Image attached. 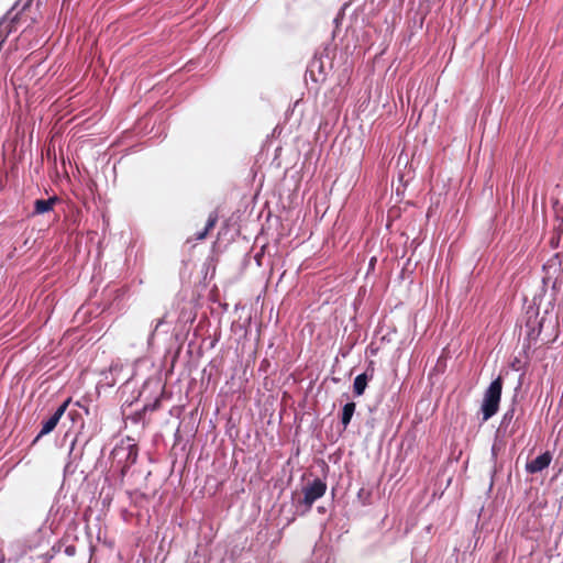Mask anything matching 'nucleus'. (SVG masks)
Listing matches in <instances>:
<instances>
[{
	"label": "nucleus",
	"mask_w": 563,
	"mask_h": 563,
	"mask_svg": "<svg viewBox=\"0 0 563 563\" xmlns=\"http://www.w3.org/2000/svg\"><path fill=\"white\" fill-rule=\"evenodd\" d=\"M77 415H78V413H77L76 411H70V412L68 413V417H69L71 420H74V419H75V416H77Z\"/></svg>",
	"instance_id": "obj_21"
},
{
	"label": "nucleus",
	"mask_w": 563,
	"mask_h": 563,
	"mask_svg": "<svg viewBox=\"0 0 563 563\" xmlns=\"http://www.w3.org/2000/svg\"><path fill=\"white\" fill-rule=\"evenodd\" d=\"M517 400L516 397L512 399L511 405L503 415L501 421L497 429V434L503 437H510L515 434L517 428L514 423L515 413H516Z\"/></svg>",
	"instance_id": "obj_5"
},
{
	"label": "nucleus",
	"mask_w": 563,
	"mask_h": 563,
	"mask_svg": "<svg viewBox=\"0 0 563 563\" xmlns=\"http://www.w3.org/2000/svg\"><path fill=\"white\" fill-rule=\"evenodd\" d=\"M552 461V455L549 451L538 455L536 459L531 460L526 464V471L529 474H536L542 472L547 467H549Z\"/></svg>",
	"instance_id": "obj_8"
},
{
	"label": "nucleus",
	"mask_w": 563,
	"mask_h": 563,
	"mask_svg": "<svg viewBox=\"0 0 563 563\" xmlns=\"http://www.w3.org/2000/svg\"><path fill=\"white\" fill-rule=\"evenodd\" d=\"M217 221H218V214L216 212L210 213L209 217H208V220H207L205 229L207 231H210L211 229H213V227L216 225Z\"/></svg>",
	"instance_id": "obj_16"
},
{
	"label": "nucleus",
	"mask_w": 563,
	"mask_h": 563,
	"mask_svg": "<svg viewBox=\"0 0 563 563\" xmlns=\"http://www.w3.org/2000/svg\"><path fill=\"white\" fill-rule=\"evenodd\" d=\"M355 408H356V405L353 401H349L342 407L341 424L343 427V430H345L347 428V426L350 424V422L353 418V415L355 412Z\"/></svg>",
	"instance_id": "obj_13"
},
{
	"label": "nucleus",
	"mask_w": 563,
	"mask_h": 563,
	"mask_svg": "<svg viewBox=\"0 0 563 563\" xmlns=\"http://www.w3.org/2000/svg\"><path fill=\"white\" fill-rule=\"evenodd\" d=\"M375 261H376V258H375V257H372V258H371V262H369V266H373V265H374V263H375Z\"/></svg>",
	"instance_id": "obj_22"
},
{
	"label": "nucleus",
	"mask_w": 563,
	"mask_h": 563,
	"mask_svg": "<svg viewBox=\"0 0 563 563\" xmlns=\"http://www.w3.org/2000/svg\"><path fill=\"white\" fill-rule=\"evenodd\" d=\"M20 2H21V0H20V1H16V2H15V4H14V7L12 8V10H14L16 7H19V5H20Z\"/></svg>",
	"instance_id": "obj_23"
},
{
	"label": "nucleus",
	"mask_w": 563,
	"mask_h": 563,
	"mask_svg": "<svg viewBox=\"0 0 563 563\" xmlns=\"http://www.w3.org/2000/svg\"><path fill=\"white\" fill-rule=\"evenodd\" d=\"M57 201V196L49 197L48 199H36L34 201L33 214H43L51 211Z\"/></svg>",
	"instance_id": "obj_10"
},
{
	"label": "nucleus",
	"mask_w": 563,
	"mask_h": 563,
	"mask_svg": "<svg viewBox=\"0 0 563 563\" xmlns=\"http://www.w3.org/2000/svg\"><path fill=\"white\" fill-rule=\"evenodd\" d=\"M70 402V398L66 399L63 404H60L57 409L54 411V413L42 422V428L38 432V434L35 438V441L40 438L51 433L59 422L60 418L64 416L68 405Z\"/></svg>",
	"instance_id": "obj_6"
},
{
	"label": "nucleus",
	"mask_w": 563,
	"mask_h": 563,
	"mask_svg": "<svg viewBox=\"0 0 563 563\" xmlns=\"http://www.w3.org/2000/svg\"><path fill=\"white\" fill-rule=\"evenodd\" d=\"M371 377L372 376H369L366 372L355 377L353 383V393L355 396L360 397L364 394Z\"/></svg>",
	"instance_id": "obj_12"
},
{
	"label": "nucleus",
	"mask_w": 563,
	"mask_h": 563,
	"mask_svg": "<svg viewBox=\"0 0 563 563\" xmlns=\"http://www.w3.org/2000/svg\"><path fill=\"white\" fill-rule=\"evenodd\" d=\"M110 460L111 468L123 478L137 460L136 444L132 443L130 439L121 441L111 451Z\"/></svg>",
	"instance_id": "obj_1"
},
{
	"label": "nucleus",
	"mask_w": 563,
	"mask_h": 563,
	"mask_svg": "<svg viewBox=\"0 0 563 563\" xmlns=\"http://www.w3.org/2000/svg\"><path fill=\"white\" fill-rule=\"evenodd\" d=\"M122 371V365L115 363L111 364L110 367L101 373L102 379L100 380L101 384L112 387L115 384V375Z\"/></svg>",
	"instance_id": "obj_11"
},
{
	"label": "nucleus",
	"mask_w": 563,
	"mask_h": 563,
	"mask_svg": "<svg viewBox=\"0 0 563 563\" xmlns=\"http://www.w3.org/2000/svg\"><path fill=\"white\" fill-rule=\"evenodd\" d=\"M369 497H371V493L368 490H366L365 488H361L357 493V498L362 505L369 504Z\"/></svg>",
	"instance_id": "obj_14"
},
{
	"label": "nucleus",
	"mask_w": 563,
	"mask_h": 563,
	"mask_svg": "<svg viewBox=\"0 0 563 563\" xmlns=\"http://www.w3.org/2000/svg\"><path fill=\"white\" fill-rule=\"evenodd\" d=\"M303 498L300 501L305 506V511H309L313 503L321 498L327 492V484L321 478H314L303 487Z\"/></svg>",
	"instance_id": "obj_3"
},
{
	"label": "nucleus",
	"mask_w": 563,
	"mask_h": 563,
	"mask_svg": "<svg viewBox=\"0 0 563 563\" xmlns=\"http://www.w3.org/2000/svg\"><path fill=\"white\" fill-rule=\"evenodd\" d=\"M330 65L331 63L327 56L324 57L316 55L309 63L307 74L314 82H322L327 78Z\"/></svg>",
	"instance_id": "obj_4"
},
{
	"label": "nucleus",
	"mask_w": 563,
	"mask_h": 563,
	"mask_svg": "<svg viewBox=\"0 0 563 563\" xmlns=\"http://www.w3.org/2000/svg\"><path fill=\"white\" fill-rule=\"evenodd\" d=\"M71 510L66 501H56L52 505L49 509V518L52 519V525L60 523L67 517H70Z\"/></svg>",
	"instance_id": "obj_9"
},
{
	"label": "nucleus",
	"mask_w": 563,
	"mask_h": 563,
	"mask_svg": "<svg viewBox=\"0 0 563 563\" xmlns=\"http://www.w3.org/2000/svg\"><path fill=\"white\" fill-rule=\"evenodd\" d=\"M32 0H25V2L22 4L21 11L25 10L30 4Z\"/></svg>",
	"instance_id": "obj_19"
},
{
	"label": "nucleus",
	"mask_w": 563,
	"mask_h": 563,
	"mask_svg": "<svg viewBox=\"0 0 563 563\" xmlns=\"http://www.w3.org/2000/svg\"><path fill=\"white\" fill-rule=\"evenodd\" d=\"M64 552L68 556H74L76 554V547L74 544L66 545Z\"/></svg>",
	"instance_id": "obj_17"
},
{
	"label": "nucleus",
	"mask_w": 563,
	"mask_h": 563,
	"mask_svg": "<svg viewBox=\"0 0 563 563\" xmlns=\"http://www.w3.org/2000/svg\"><path fill=\"white\" fill-rule=\"evenodd\" d=\"M492 456H493V459H496V456H497L496 445L492 446Z\"/></svg>",
	"instance_id": "obj_20"
},
{
	"label": "nucleus",
	"mask_w": 563,
	"mask_h": 563,
	"mask_svg": "<svg viewBox=\"0 0 563 563\" xmlns=\"http://www.w3.org/2000/svg\"><path fill=\"white\" fill-rule=\"evenodd\" d=\"M503 391V378L500 376L496 377L484 394V399L481 406V411L483 413V421L489 420L494 417L498 409L501 399Z\"/></svg>",
	"instance_id": "obj_2"
},
{
	"label": "nucleus",
	"mask_w": 563,
	"mask_h": 563,
	"mask_svg": "<svg viewBox=\"0 0 563 563\" xmlns=\"http://www.w3.org/2000/svg\"><path fill=\"white\" fill-rule=\"evenodd\" d=\"M79 443V433H77L70 442L69 451H68V462L65 466V471H69L73 464L77 463L81 460L84 454V448L88 443V440H84V443L78 446Z\"/></svg>",
	"instance_id": "obj_7"
},
{
	"label": "nucleus",
	"mask_w": 563,
	"mask_h": 563,
	"mask_svg": "<svg viewBox=\"0 0 563 563\" xmlns=\"http://www.w3.org/2000/svg\"><path fill=\"white\" fill-rule=\"evenodd\" d=\"M165 323V320L162 318V319H158L154 325V329L150 332L148 334V339H147V344L151 345L152 344V341H153V338L156 333V331Z\"/></svg>",
	"instance_id": "obj_15"
},
{
	"label": "nucleus",
	"mask_w": 563,
	"mask_h": 563,
	"mask_svg": "<svg viewBox=\"0 0 563 563\" xmlns=\"http://www.w3.org/2000/svg\"><path fill=\"white\" fill-rule=\"evenodd\" d=\"M208 232H209V231H207L206 229H203L201 232H199V233L197 234V239H198V240H202V239H205V238L207 236Z\"/></svg>",
	"instance_id": "obj_18"
}]
</instances>
